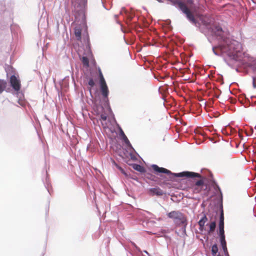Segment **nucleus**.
<instances>
[{
    "label": "nucleus",
    "instance_id": "nucleus-4",
    "mask_svg": "<svg viewBox=\"0 0 256 256\" xmlns=\"http://www.w3.org/2000/svg\"><path fill=\"white\" fill-rule=\"evenodd\" d=\"M178 8L186 15V18L194 24L196 26L197 20L195 18L194 14L191 12L186 5L181 2H177Z\"/></svg>",
    "mask_w": 256,
    "mask_h": 256
},
{
    "label": "nucleus",
    "instance_id": "nucleus-25",
    "mask_svg": "<svg viewBox=\"0 0 256 256\" xmlns=\"http://www.w3.org/2000/svg\"><path fill=\"white\" fill-rule=\"evenodd\" d=\"M144 252H145L146 254H148V255L149 254L148 252L146 250H144Z\"/></svg>",
    "mask_w": 256,
    "mask_h": 256
},
{
    "label": "nucleus",
    "instance_id": "nucleus-23",
    "mask_svg": "<svg viewBox=\"0 0 256 256\" xmlns=\"http://www.w3.org/2000/svg\"><path fill=\"white\" fill-rule=\"evenodd\" d=\"M118 168L120 171V172L124 174V175L125 176H127L126 172H125V171L124 170L121 168L120 166H116Z\"/></svg>",
    "mask_w": 256,
    "mask_h": 256
},
{
    "label": "nucleus",
    "instance_id": "nucleus-15",
    "mask_svg": "<svg viewBox=\"0 0 256 256\" xmlns=\"http://www.w3.org/2000/svg\"><path fill=\"white\" fill-rule=\"evenodd\" d=\"M132 167L134 170L139 172H145L144 168L140 164H134L132 165Z\"/></svg>",
    "mask_w": 256,
    "mask_h": 256
},
{
    "label": "nucleus",
    "instance_id": "nucleus-17",
    "mask_svg": "<svg viewBox=\"0 0 256 256\" xmlns=\"http://www.w3.org/2000/svg\"><path fill=\"white\" fill-rule=\"evenodd\" d=\"M6 82L2 80H0V94H1L6 87Z\"/></svg>",
    "mask_w": 256,
    "mask_h": 256
},
{
    "label": "nucleus",
    "instance_id": "nucleus-11",
    "mask_svg": "<svg viewBox=\"0 0 256 256\" xmlns=\"http://www.w3.org/2000/svg\"><path fill=\"white\" fill-rule=\"evenodd\" d=\"M150 192L153 195L156 194L158 196H162L164 194L162 190L159 188H150Z\"/></svg>",
    "mask_w": 256,
    "mask_h": 256
},
{
    "label": "nucleus",
    "instance_id": "nucleus-18",
    "mask_svg": "<svg viewBox=\"0 0 256 256\" xmlns=\"http://www.w3.org/2000/svg\"><path fill=\"white\" fill-rule=\"evenodd\" d=\"M216 226V224L215 222H211L209 224L210 230H208V233L210 234V233L214 232L215 230V228Z\"/></svg>",
    "mask_w": 256,
    "mask_h": 256
},
{
    "label": "nucleus",
    "instance_id": "nucleus-26",
    "mask_svg": "<svg viewBox=\"0 0 256 256\" xmlns=\"http://www.w3.org/2000/svg\"><path fill=\"white\" fill-rule=\"evenodd\" d=\"M218 30H222V28H220L218 29Z\"/></svg>",
    "mask_w": 256,
    "mask_h": 256
},
{
    "label": "nucleus",
    "instance_id": "nucleus-7",
    "mask_svg": "<svg viewBox=\"0 0 256 256\" xmlns=\"http://www.w3.org/2000/svg\"><path fill=\"white\" fill-rule=\"evenodd\" d=\"M10 82L13 88L16 90L18 91L20 90V80L16 78V76L14 75L12 76L10 78Z\"/></svg>",
    "mask_w": 256,
    "mask_h": 256
},
{
    "label": "nucleus",
    "instance_id": "nucleus-8",
    "mask_svg": "<svg viewBox=\"0 0 256 256\" xmlns=\"http://www.w3.org/2000/svg\"><path fill=\"white\" fill-rule=\"evenodd\" d=\"M177 176L180 177L186 176L187 178L196 177L198 178H202V176L200 174L191 172H180L177 174Z\"/></svg>",
    "mask_w": 256,
    "mask_h": 256
},
{
    "label": "nucleus",
    "instance_id": "nucleus-16",
    "mask_svg": "<svg viewBox=\"0 0 256 256\" xmlns=\"http://www.w3.org/2000/svg\"><path fill=\"white\" fill-rule=\"evenodd\" d=\"M224 228V215L223 210H222L220 217L219 228Z\"/></svg>",
    "mask_w": 256,
    "mask_h": 256
},
{
    "label": "nucleus",
    "instance_id": "nucleus-21",
    "mask_svg": "<svg viewBox=\"0 0 256 256\" xmlns=\"http://www.w3.org/2000/svg\"><path fill=\"white\" fill-rule=\"evenodd\" d=\"M122 135H123V138H124V142H125V143L126 144H130V141L128 140V138L126 137V136L124 134V132L122 131Z\"/></svg>",
    "mask_w": 256,
    "mask_h": 256
},
{
    "label": "nucleus",
    "instance_id": "nucleus-27",
    "mask_svg": "<svg viewBox=\"0 0 256 256\" xmlns=\"http://www.w3.org/2000/svg\"><path fill=\"white\" fill-rule=\"evenodd\" d=\"M218 256H220L218 255Z\"/></svg>",
    "mask_w": 256,
    "mask_h": 256
},
{
    "label": "nucleus",
    "instance_id": "nucleus-19",
    "mask_svg": "<svg viewBox=\"0 0 256 256\" xmlns=\"http://www.w3.org/2000/svg\"><path fill=\"white\" fill-rule=\"evenodd\" d=\"M82 63L84 65V66L88 67L89 66V60L86 57L83 56L82 59Z\"/></svg>",
    "mask_w": 256,
    "mask_h": 256
},
{
    "label": "nucleus",
    "instance_id": "nucleus-2",
    "mask_svg": "<svg viewBox=\"0 0 256 256\" xmlns=\"http://www.w3.org/2000/svg\"><path fill=\"white\" fill-rule=\"evenodd\" d=\"M241 44L238 42L227 40L218 47H214L212 50L216 55H219L220 52L229 56L234 57L241 50Z\"/></svg>",
    "mask_w": 256,
    "mask_h": 256
},
{
    "label": "nucleus",
    "instance_id": "nucleus-22",
    "mask_svg": "<svg viewBox=\"0 0 256 256\" xmlns=\"http://www.w3.org/2000/svg\"><path fill=\"white\" fill-rule=\"evenodd\" d=\"M220 230V236H224V228H219Z\"/></svg>",
    "mask_w": 256,
    "mask_h": 256
},
{
    "label": "nucleus",
    "instance_id": "nucleus-13",
    "mask_svg": "<svg viewBox=\"0 0 256 256\" xmlns=\"http://www.w3.org/2000/svg\"><path fill=\"white\" fill-rule=\"evenodd\" d=\"M220 242L224 253L228 254V252L226 248V242L225 240V236H220Z\"/></svg>",
    "mask_w": 256,
    "mask_h": 256
},
{
    "label": "nucleus",
    "instance_id": "nucleus-3",
    "mask_svg": "<svg viewBox=\"0 0 256 256\" xmlns=\"http://www.w3.org/2000/svg\"><path fill=\"white\" fill-rule=\"evenodd\" d=\"M168 216L174 220L176 226L187 225V219L186 216L179 211L174 210L167 214Z\"/></svg>",
    "mask_w": 256,
    "mask_h": 256
},
{
    "label": "nucleus",
    "instance_id": "nucleus-14",
    "mask_svg": "<svg viewBox=\"0 0 256 256\" xmlns=\"http://www.w3.org/2000/svg\"><path fill=\"white\" fill-rule=\"evenodd\" d=\"M208 220V218L206 216H204L198 222V224L200 226V230H202L204 226V224Z\"/></svg>",
    "mask_w": 256,
    "mask_h": 256
},
{
    "label": "nucleus",
    "instance_id": "nucleus-5",
    "mask_svg": "<svg viewBox=\"0 0 256 256\" xmlns=\"http://www.w3.org/2000/svg\"><path fill=\"white\" fill-rule=\"evenodd\" d=\"M88 88L92 98L91 100L94 105L96 101V87L95 82L92 78L89 79Z\"/></svg>",
    "mask_w": 256,
    "mask_h": 256
},
{
    "label": "nucleus",
    "instance_id": "nucleus-24",
    "mask_svg": "<svg viewBox=\"0 0 256 256\" xmlns=\"http://www.w3.org/2000/svg\"><path fill=\"white\" fill-rule=\"evenodd\" d=\"M253 86L255 88H256V83H255V80L254 79L253 80Z\"/></svg>",
    "mask_w": 256,
    "mask_h": 256
},
{
    "label": "nucleus",
    "instance_id": "nucleus-20",
    "mask_svg": "<svg viewBox=\"0 0 256 256\" xmlns=\"http://www.w3.org/2000/svg\"><path fill=\"white\" fill-rule=\"evenodd\" d=\"M218 252V248L216 244L212 246V252L213 256H216Z\"/></svg>",
    "mask_w": 256,
    "mask_h": 256
},
{
    "label": "nucleus",
    "instance_id": "nucleus-12",
    "mask_svg": "<svg viewBox=\"0 0 256 256\" xmlns=\"http://www.w3.org/2000/svg\"><path fill=\"white\" fill-rule=\"evenodd\" d=\"M82 28L80 25L76 26L74 28V34L78 40H81Z\"/></svg>",
    "mask_w": 256,
    "mask_h": 256
},
{
    "label": "nucleus",
    "instance_id": "nucleus-1",
    "mask_svg": "<svg viewBox=\"0 0 256 256\" xmlns=\"http://www.w3.org/2000/svg\"><path fill=\"white\" fill-rule=\"evenodd\" d=\"M100 76V88L102 95L100 106H97V115H100V120L104 129L110 128L114 122V116L108 104L109 90L106 80L100 70H98Z\"/></svg>",
    "mask_w": 256,
    "mask_h": 256
},
{
    "label": "nucleus",
    "instance_id": "nucleus-9",
    "mask_svg": "<svg viewBox=\"0 0 256 256\" xmlns=\"http://www.w3.org/2000/svg\"><path fill=\"white\" fill-rule=\"evenodd\" d=\"M152 167L156 173H164L167 174H170L171 173L169 170L164 168H160L156 164L152 165Z\"/></svg>",
    "mask_w": 256,
    "mask_h": 256
},
{
    "label": "nucleus",
    "instance_id": "nucleus-10",
    "mask_svg": "<svg viewBox=\"0 0 256 256\" xmlns=\"http://www.w3.org/2000/svg\"><path fill=\"white\" fill-rule=\"evenodd\" d=\"M72 2L74 6L83 8L86 5L87 0H72Z\"/></svg>",
    "mask_w": 256,
    "mask_h": 256
},
{
    "label": "nucleus",
    "instance_id": "nucleus-6",
    "mask_svg": "<svg viewBox=\"0 0 256 256\" xmlns=\"http://www.w3.org/2000/svg\"><path fill=\"white\" fill-rule=\"evenodd\" d=\"M204 186V181L203 179H200L192 186V189L194 194L200 193L203 189Z\"/></svg>",
    "mask_w": 256,
    "mask_h": 256
}]
</instances>
